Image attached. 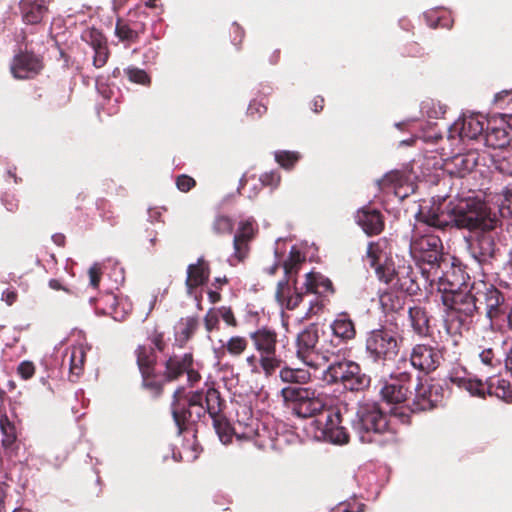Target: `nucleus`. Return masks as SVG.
I'll use <instances>...</instances> for the list:
<instances>
[{
	"instance_id": "nucleus-62",
	"label": "nucleus",
	"mask_w": 512,
	"mask_h": 512,
	"mask_svg": "<svg viewBox=\"0 0 512 512\" xmlns=\"http://www.w3.org/2000/svg\"><path fill=\"white\" fill-rule=\"evenodd\" d=\"M205 326L208 331H212L219 322V313L218 310L214 311L210 309L204 318Z\"/></svg>"
},
{
	"instance_id": "nucleus-6",
	"label": "nucleus",
	"mask_w": 512,
	"mask_h": 512,
	"mask_svg": "<svg viewBox=\"0 0 512 512\" xmlns=\"http://www.w3.org/2000/svg\"><path fill=\"white\" fill-rule=\"evenodd\" d=\"M281 394L286 402L292 403V411L300 418L325 415L324 395L310 388L291 385L283 388Z\"/></svg>"
},
{
	"instance_id": "nucleus-45",
	"label": "nucleus",
	"mask_w": 512,
	"mask_h": 512,
	"mask_svg": "<svg viewBox=\"0 0 512 512\" xmlns=\"http://www.w3.org/2000/svg\"><path fill=\"white\" fill-rule=\"evenodd\" d=\"M83 39L93 48V50L107 45V40L104 34L95 28L86 31L83 34Z\"/></svg>"
},
{
	"instance_id": "nucleus-20",
	"label": "nucleus",
	"mask_w": 512,
	"mask_h": 512,
	"mask_svg": "<svg viewBox=\"0 0 512 512\" xmlns=\"http://www.w3.org/2000/svg\"><path fill=\"white\" fill-rule=\"evenodd\" d=\"M210 265L204 257H199L195 264H190L187 267V278L185 285L189 292L199 286L204 285L210 277Z\"/></svg>"
},
{
	"instance_id": "nucleus-59",
	"label": "nucleus",
	"mask_w": 512,
	"mask_h": 512,
	"mask_svg": "<svg viewBox=\"0 0 512 512\" xmlns=\"http://www.w3.org/2000/svg\"><path fill=\"white\" fill-rule=\"evenodd\" d=\"M267 112V106L260 101L253 100L247 108V114L251 117L262 116Z\"/></svg>"
},
{
	"instance_id": "nucleus-13",
	"label": "nucleus",
	"mask_w": 512,
	"mask_h": 512,
	"mask_svg": "<svg viewBox=\"0 0 512 512\" xmlns=\"http://www.w3.org/2000/svg\"><path fill=\"white\" fill-rule=\"evenodd\" d=\"M44 69L43 57L27 49H19L14 55L10 72L19 80L33 79Z\"/></svg>"
},
{
	"instance_id": "nucleus-12",
	"label": "nucleus",
	"mask_w": 512,
	"mask_h": 512,
	"mask_svg": "<svg viewBox=\"0 0 512 512\" xmlns=\"http://www.w3.org/2000/svg\"><path fill=\"white\" fill-rule=\"evenodd\" d=\"M343 416L339 410L327 409L325 415L317 417L315 424L324 440L337 445L347 444L350 435L343 426Z\"/></svg>"
},
{
	"instance_id": "nucleus-52",
	"label": "nucleus",
	"mask_w": 512,
	"mask_h": 512,
	"mask_svg": "<svg viewBox=\"0 0 512 512\" xmlns=\"http://www.w3.org/2000/svg\"><path fill=\"white\" fill-rule=\"evenodd\" d=\"M109 55H110V52H109L107 45L102 46L98 49H95L94 57H93V65L96 68L103 67L107 63Z\"/></svg>"
},
{
	"instance_id": "nucleus-44",
	"label": "nucleus",
	"mask_w": 512,
	"mask_h": 512,
	"mask_svg": "<svg viewBox=\"0 0 512 512\" xmlns=\"http://www.w3.org/2000/svg\"><path fill=\"white\" fill-rule=\"evenodd\" d=\"M403 183V175L399 171H392L384 175L378 180V185L381 190L388 188H397Z\"/></svg>"
},
{
	"instance_id": "nucleus-19",
	"label": "nucleus",
	"mask_w": 512,
	"mask_h": 512,
	"mask_svg": "<svg viewBox=\"0 0 512 512\" xmlns=\"http://www.w3.org/2000/svg\"><path fill=\"white\" fill-rule=\"evenodd\" d=\"M50 0H21L19 8L26 24L40 23L48 12Z\"/></svg>"
},
{
	"instance_id": "nucleus-51",
	"label": "nucleus",
	"mask_w": 512,
	"mask_h": 512,
	"mask_svg": "<svg viewBox=\"0 0 512 512\" xmlns=\"http://www.w3.org/2000/svg\"><path fill=\"white\" fill-rule=\"evenodd\" d=\"M502 217L512 218V189L507 188L504 192V200L499 208Z\"/></svg>"
},
{
	"instance_id": "nucleus-3",
	"label": "nucleus",
	"mask_w": 512,
	"mask_h": 512,
	"mask_svg": "<svg viewBox=\"0 0 512 512\" xmlns=\"http://www.w3.org/2000/svg\"><path fill=\"white\" fill-rule=\"evenodd\" d=\"M351 425L362 443L385 446L395 441L394 433L389 430L388 416L377 403L360 404Z\"/></svg>"
},
{
	"instance_id": "nucleus-30",
	"label": "nucleus",
	"mask_w": 512,
	"mask_h": 512,
	"mask_svg": "<svg viewBox=\"0 0 512 512\" xmlns=\"http://www.w3.org/2000/svg\"><path fill=\"white\" fill-rule=\"evenodd\" d=\"M484 131V121L477 117H467L462 121L459 136L462 140H474L482 136Z\"/></svg>"
},
{
	"instance_id": "nucleus-58",
	"label": "nucleus",
	"mask_w": 512,
	"mask_h": 512,
	"mask_svg": "<svg viewBox=\"0 0 512 512\" xmlns=\"http://www.w3.org/2000/svg\"><path fill=\"white\" fill-rule=\"evenodd\" d=\"M17 371L23 379L27 380L33 377L35 365L31 361H23L19 364Z\"/></svg>"
},
{
	"instance_id": "nucleus-34",
	"label": "nucleus",
	"mask_w": 512,
	"mask_h": 512,
	"mask_svg": "<svg viewBox=\"0 0 512 512\" xmlns=\"http://www.w3.org/2000/svg\"><path fill=\"white\" fill-rule=\"evenodd\" d=\"M332 330L335 336L344 340L354 338L356 331L353 321L347 314H340L332 324Z\"/></svg>"
},
{
	"instance_id": "nucleus-49",
	"label": "nucleus",
	"mask_w": 512,
	"mask_h": 512,
	"mask_svg": "<svg viewBox=\"0 0 512 512\" xmlns=\"http://www.w3.org/2000/svg\"><path fill=\"white\" fill-rule=\"evenodd\" d=\"M452 272H445L441 276H439V285L440 290L444 292L445 285H448L450 282H461V287L464 285L465 289L467 288V285L464 282V276L461 273L460 276H457L455 273V269L451 268Z\"/></svg>"
},
{
	"instance_id": "nucleus-41",
	"label": "nucleus",
	"mask_w": 512,
	"mask_h": 512,
	"mask_svg": "<svg viewBox=\"0 0 512 512\" xmlns=\"http://www.w3.org/2000/svg\"><path fill=\"white\" fill-rule=\"evenodd\" d=\"M155 363L156 354H138L137 364L145 379L153 375Z\"/></svg>"
},
{
	"instance_id": "nucleus-2",
	"label": "nucleus",
	"mask_w": 512,
	"mask_h": 512,
	"mask_svg": "<svg viewBox=\"0 0 512 512\" xmlns=\"http://www.w3.org/2000/svg\"><path fill=\"white\" fill-rule=\"evenodd\" d=\"M418 220L441 230L450 225L469 230H493L497 225V220L490 217L485 202L478 198H463L456 203L450 202L447 212H439L438 209H430L427 212L421 210Z\"/></svg>"
},
{
	"instance_id": "nucleus-21",
	"label": "nucleus",
	"mask_w": 512,
	"mask_h": 512,
	"mask_svg": "<svg viewBox=\"0 0 512 512\" xmlns=\"http://www.w3.org/2000/svg\"><path fill=\"white\" fill-rule=\"evenodd\" d=\"M254 222L246 220L240 223L237 233L234 236V250L235 256L238 260H243L249 252V242L255 236Z\"/></svg>"
},
{
	"instance_id": "nucleus-29",
	"label": "nucleus",
	"mask_w": 512,
	"mask_h": 512,
	"mask_svg": "<svg viewBox=\"0 0 512 512\" xmlns=\"http://www.w3.org/2000/svg\"><path fill=\"white\" fill-rule=\"evenodd\" d=\"M441 359L442 354H410L411 365L425 374L435 371Z\"/></svg>"
},
{
	"instance_id": "nucleus-32",
	"label": "nucleus",
	"mask_w": 512,
	"mask_h": 512,
	"mask_svg": "<svg viewBox=\"0 0 512 512\" xmlns=\"http://www.w3.org/2000/svg\"><path fill=\"white\" fill-rule=\"evenodd\" d=\"M377 278L395 288L398 279L399 265L396 267L392 259L386 258L383 263L374 268Z\"/></svg>"
},
{
	"instance_id": "nucleus-61",
	"label": "nucleus",
	"mask_w": 512,
	"mask_h": 512,
	"mask_svg": "<svg viewBox=\"0 0 512 512\" xmlns=\"http://www.w3.org/2000/svg\"><path fill=\"white\" fill-rule=\"evenodd\" d=\"M503 318H499V323L494 327L500 330H504L506 327L512 331V308H509L508 305L505 307V313Z\"/></svg>"
},
{
	"instance_id": "nucleus-1",
	"label": "nucleus",
	"mask_w": 512,
	"mask_h": 512,
	"mask_svg": "<svg viewBox=\"0 0 512 512\" xmlns=\"http://www.w3.org/2000/svg\"><path fill=\"white\" fill-rule=\"evenodd\" d=\"M225 400L214 387L204 390L188 392L185 387H178L173 393L171 412L177 426L178 435H181L197 424L206 414L213 420L214 429L223 444H229L235 436L241 440H256L259 437L258 422L250 419L249 423L231 426L223 415Z\"/></svg>"
},
{
	"instance_id": "nucleus-18",
	"label": "nucleus",
	"mask_w": 512,
	"mask_h": 512,
	"mask_svg": "<svg viewBox=\"0 0 512 512\" xmlns=\"http://www.w3.org/2000/svg\"><path fill=\"white\" fill-rule=\"evenodd\" d=\"M146 31V24L140 20L117 19L115 26V35L120 41L127 44L138 42L140 36Z\"/></svg>"
},
{
	"instance_id": "nucleus-53",
	"label": "nucleus",
	"mask_w": 512,
	"mask_h": 512,
	"mask_svg": "<svg viewBox=\"0 0 512 512\" xmlns=\"http://www.w3.org/2000/svg\"><path fill=\"white\" fill-rule=\"evenodd\" d=\"M176 187L181 191V192H189L192 188H194L196 186V181L194 180V178H192L191 176L189 175H186V174H181L179 176L176 177Z\"/></svg>"
},
{
	"instance_id": "nucleus-57",
	"label": "nucleus",
	"mask_w": 512,
	"mask_h": 512,
	"mask_svg": "<svg viewBox=\"0 0 512 512\" xmlns=\"http://www.w3.org/2000/svg\"><path fill=\"white\" fill-rule=\"evenodd\" d=\"M232 43L240 49L243 39L245 37L244 29L237 23H233L231 26Z\"/></svg>"
},
{
	"instance_id": "nucleus-48",
	"label": "nucleus",
	"mask_w": 512,
	"mask_h": 512,
	"mask_svg": "<svg viewBox=\"0 0 512 512\" xmlns=\"http://www.w3.org/2000/svg\"><path fill=\"white\" fill-rule=\"evenodd\" d=\"M496 167L502 174L512 176V149L502 153L496 161Z\"/></svg>"
},
{
	"instance_id": "nucleus-22",
	"label": "nucleus",
	"mask_w": 512,
	"mask_h": 512,
	"mask_svg": "<svg viewBox=\"0 0 512 512\" xmlns=\"http://www.w3.org/2000/svg\"><path fill=\"white\" fill-rule=\"evenodd\" d=\"M417 272L410 264H399L398 279L395 282V289L405 292L410 296H415L421 291L418 283Z\"/></svg>"
},
{
	"instance_id": "nucleus-42",
	"label": "nucleus",
	"mask_w": 512,
	"mask_h": 512,
	"mask_svg": "<svg viewBox=\"0 0 512 512\" xmlns=\"http://www.w3.org/2000/svg\"><path fill=\"white\" fill-rule=\"evenodd\" d=\"M300 154L298 152L293 151H277L275 153V160L277 163L285 168L291 169L294 165L299 161Z\"/></svg>"
},
{
	"instance_id": "nucleus-43",
	"label": "nucleus",
	"mask_w": 512,
	"mask_h": 512,
	"mask_svg": "<svg viewBox=\"0 0 512 512\" xmlns=\"http://www.w3.org/2000/svg\"><path fill=\"white\" fill-rule=\"evenodd\" d=\"M234 223L228 216H217L212 224V229L217 235L231 234Z\"/></svg>"
},
{
	"instance_id": "nucleus-64",
	"label": "nucleus",
	"mask_w": 512,
	"mask_h": 512,
	"mask_svg": "<svg viewBox=\"0 0 512 512\" xmlns=\"http://www.w3.org/2000/svg\"><path fill=\"white\" fill-rule=\"evenodd\" d=\"M18 298V294L16 290L7 289L2 293V300L6 302L7 305H13Z\"/></svg>"
},
{
	"instance_id": "nucleus-60",
	"label": "nucleus",
	"mask_w": 512,
	"mask_h": 512,
	"mask_svg": "<svg viewBox=\"0 0 512 512\" xmlns=\"http://www.w3.org/2000/svg\"><path fill=\"white\" fill-rule=\"evenodd\" d=\"M247 347V341L243 337H233L228 342L229 352H243Z\"/></svg>"
},
{
	"instance_id": "nucleus-9",
	"label": "nucleus",
	"mask_w": 512,
	"mask_h": 512,
	"mask_svg": "<svg viewBox=\"0 0 512 512\" xmlns=\"http://www.w3.org/2000/svg\"><path fill=\"white\" fill-rule=\"evenodd\" d=\"M451 382L464 389L472 396L485 398L495 396L505 402L512 403V386L508 380L498 376H490L485 382L478 379L452 377Z\"/></svg>"
},
{
	"instance_id": "nucleus-17",
	"label": "nucleus",
	"mask_w": 512,
	"mask_h": 512,
	"mask_svg": "<svg viewBox=\"0 0 512 512\" xmlns=\"http://www.w3.org/2000/svg\"><path fill=\"white\" fill-rule=\"evenodd\" d=\"M356 223L367 236L379 235L385 228L383 214L370 207H363L356 212Z\"/></svg>"
},
{
	"instance_id": "nucleus-24",
	"label": "nucleus",
	"mask_w": 512,
	"mask_h": 512,
	"mask_svg": "<svg viewBox=\"0 0 512 512\" xmlns=\"http://www.w3.org/2000/svg\"><path fill=\"white\" fill-rule=\"evenodd\" d=\"M304 287L305 293L323 294L334 292L331 280L317 272L306 274Z\"/></svg>"
},
{
	"instance_id": "nucleus-25",
	"label": "nucleus",
	"mask_w": 512,
	"mask_h": 512,
	"mask_svg": "<svg viewBox=\"0 0 512 512\" xmlns=\"http://www.w3.org/2000/svg\"><path fill=\"white\" fill-rule=\"evenodd\" d=\"M408 317L411 327L418 335H428L430 319L424 307L418 305L410 307L408 309Z\"/></svg>"
},
{
	"instance_id": "nucleus-35",
	"label": "nucleus",
	"mask_w": 512,
	"mask_h": 512,
	"mask_svg": "<svg viewBox=\"0 0 512 512\" xmlns=\"http://www.w3.org/2000/svg\"><path fill=\"white\" fill-rule=\"evenodd\" d=\"M198 327V321L194 317L181 319L175 333V340L178 348H183L184 344L190 339Z\"/></svg>"
},
{
	"instance_id": "nucleus-63",
	"label": "nucleus",
	"mask_w": 512,
	"mask_h": 512,
	"mask_svg": "<svg viewBox=\"0 0 512 512\" xmlns=\"http://www.w3.org/2000/svg\"><path fill=\"white\" fill-rule=\"evenodd\" d=\"M150 341L157 350L163 351L165 349V341L162 333L154 332L150 337Z\"/></svg>"
},
{
	"instance_id": "nucleus-16",
	"label": "nucleus",
	"mask_w": 512,
	"mask_h": 512,
	"mask_svg": "<svg viewBox=\"0 0 512 512\" xmlns=\"http://www.w3.org/2000/svg\"><path fill=\"white\" fill-rule=\"evenodd\" d=\"M403 338L388 329H378L370 333L366 341L367 352H392L402 347Z\"/></svg>"
},
{
	"instance_id": "nucleus-47",
	"label": "nucleus",
	"mask_w": 512,
	"mask_h": 512,
	"mask_svg": "<svg viewBox=\"0 0 512 512\" xmlns=\"http://www.w3.org/2000/svg\"><path fill=\"white\" fill-rule=\"evenodd\" d=\"M280 377L284 382L300 383L304 382L308 375L301 369L283 368L280 371Z\"/></svg>"
},
{
	"instance_id": "nucleus-46",
	"label": "nucleus",
	"mask_w": 512,
	"mask_h": 512,
	"mask_svg": "<svg viewBox=\"0 0 512 512\" xmlns=\"http://www.w3.org/2000/svg\"><path fill=\"white\" fill-rule=\"evenodd\" d=\"M318 341V335L316 331L304 330L298 335L297 342L299 346L298 352L302 349L309 350L313 349Z\"/></svg>"
},
{
	"instance_id": "nucleus-28",
	"label": "nucleus",
	"mask_w": 512,
	"mask_h": 512,
	"mask_svg": "<svg viewBox=\"0 0 512 512\" xmlns=\"http://www.w3.org/2000/svg\"><path fill=\"white\" fill-rule=\"evenodd\" d=\"M258 359L254 354L247 358V362L252 368L253 372H260L262 369L267 375H271L280 366V359L275 357V354H260Z\"/></svg>"
},
{
	"instance_id": "nucleus-56",
	"label": "nucleus",
	"mask_w": 512,
	"mask_h": 512,
	"mask_svg": "<svg viewBox=\"0 0 512 512\" xmlns=\"http://www.w3.org/2000/svg\"><path fill=\"white\" fill-rule=\"evenodd\" d=\"M512 103V90H503L494 96V104L503 109L506 105Z\"/></svg>"
},
{
	"instance_id": "nucleus-23",
	"label": "nucleus",
	"mask_w": 512,
	"mask_h": 512,
	"mask_svg": "<svg viewBox=\"0 0 512 512\" xmlns=\"http://www.w3.org/2000/svg\"><path fill=\"white\" fill-rule=\"evenodd\" d=\"M380 394L387 403L398 404L405 402L411 391L407 381L392 379L391 382H386L383 385Z\"/></svg>"
},
{
	"instance_id": "nucleus-26",
	"label": "nucleus",
	"mask_w": 512,
	"mask_h": 512,
	"mask_svg": "<svg viewBox=\"0 0 512 512\" xmlns=\"http://www.w3.org/2000/svg\"><path fill=\"white\" fill-rule=\"evenodd\" d=\"M484 141L488 147L504 149L510 144V133L504 127L488 126L484 134Z\"/></svg>"
},
{
	"instance_id": "nucleus-11",
	"label": "nucleus",
	"mask_w": 512,
	"mask_h": 512,
	"mask_svg": "<svg viewBox=\"0 0 512 512\" xmlns=\"http://www.w3.org/2000/svg\"><path fill=\"white\" fill-rule=\"evenodd\" d=\"M444 388L431 379L418 378L414 396L408 405L413 413L431 411L440 406L444 400Z\"/></svg>"
},
{
	"instance_id": "nucleus-31",
	"label": "nucleus",
	"mask_w": 512,
	"mask_h": 512,
	"mask_svg": "<svg viewBox=\"0 0 512 512\" xmlns=\"http://www.w3.org/2000/svg\"><path fill=\"white\" fill-rule=\"evenodd\" d=\"M276 338V333L267 329H261L251 334L255 348L260 352H274Z\"/></svg>"
},
{
	"instance_id": "nucleus-33",
	"label": "nucleus",
	"mask_w": 512,
	"mask_h": 512,
	"mask_svg": "<svg viewBox=\"0 0 512 512\" xmlns=\"http://www.w3.org/2000/svg\"><path fill=\"white\" fill-rule=\"evenodd\" d=\"M387 247L388 240L385 237L368 243L366 258L370 267L375 268L381 264V259L386 254Z\"/></svg>"
},
{
	"instance_id": "nucleus-37",
	"label": "nucleus",
	"mask_w": 512,
	"mask_h": 512,
	"mask_svg": "<svg viewBox=\"0 0 512 512\" xmlns=\"http://www.w3.org/2000/svg\"><path fill=\"white\" fill-rule=\"evenodd\" d=\"M71 352H86L92 349L86 334L83 331L75 330L69 336Z\"/></svg>"
},
{
	"instance_id": "nucleus-15",
	"label": "nucleus",
	"mask_w": 512,
	"mask_h": 512,
	"mask_svg": "<svg viewBox=\"0 0 512 512\" xmlns=\"http://www.w3.org/2000/svg\"><path fill=\"white\" fill-rule=\"evenodd\" d=\"M192 363V354H174L170 356L166 361V378L172 381L186 373L189 384L193 386L201 379V376L196 370L191 368Z\"/></svg>"
},
{
	"instance_id": "nucleus-10",
	"label": "nucleus",
	"mask_w": 512,
	"mask_h": 512,
	"mask_svg": "<svg viewBox=\"0 0 512 512\" xmlns=\"http://www.w3.org/2000/svg\"><path fill=\"white\" fill-rule=\"evenodd\" d=\"M475 290L474 300L479 306V314L485 313L486 317L490 320L491 326L494 327L499 323V318L505 315V302L504 294L493 285L486 283L473 284Z\"/></svg>"
},
{
	"instance_id": "nucleus-38",
	"label": "nucleus",
	"mask_w": 512,
	"mask_h": 512,
	"mask_svg": "<svg viewBox=\"0 0 512 512\" xmlns=\"http://www.w3.org/2000/svg\"><path fill=\"white\" fill-rule=\"evenodd\" d=\"M124 74L129 79L130 82L135 84H140L144 86H148L151 83V78L147 74V72L138 67L129 66L124 69Z\"/></svg>"
},
{
	"instance_id": "nucleus-39",
	"label": "nucleus",
	"mask_w": 512,
	"mask_h": 512,
	"mask_svg": "<svg viewBox=\"0 0 512 512\" xmlns=\"http://www.w3.org/2000/svg\"><path fill=\"white\" fill-rule=\"evenodd\" d=\"M86 354H70L69 371L71 381H76L84 371Z\"/></svg>"
},
{
	"instance_id": "nucleus-14",
	"label": "nucleus",
	"mask_w": 512,
	"mask_h": 512,
	"mask_svg": "<svg viewBox=\"0 0 512 512\" xmlns=\"http://www.w3.org/2000/svg\"><path fill=\"white\" fill-rule=\"evenodd\" d=\"M469 242L472 257L482 266H491L497 260L500 249L497 247L492 230L480 229Z\"/></svg>"
},
{
	"instance_id": "nucleus-27",
	"label": "nucleus",
	"mask_w": 512,
	"mask_h": 512,
	"mask_svg": "<svg viewBox=\"0 0 512 512\" xmlns=\"http://www.w3.org/2000/svg\"><path fill=\"white\" fill-rule=\"evenodd\" d=\"M448 165L452 166L451 174L464 177L477 165V157L475 153L458 154L450 160Z\"/></svg>"
},
{
	"instance_id": "nucleus-4",
	"label": "nucleus",
	"mask_w": 512,
	"mask_h": 512,
	"mask_svg": "<svg viewBox=\"0 0 512 512\" xmlns=\"http://www.w3.org/2000/svg\"><path fill=\"white\" fill-rule=\"evenodd\" d=\"M297 355L314 370L323 369L330 382H340L350 391H359L369 386V377L361 372V368L356 362L342 360L327 365L328 358L325 354Z\"/></svg>"
},
{
	"instance_id": "nucleus-55",
	"label": "nucleus",
	"mask_w": 512,
	"mask_h": 512,
	"mask_svg": "<svg viewBox=\"0 0 512 512\" xmlns=\"http://www.w3.org/2000/svg\"><path fill=\"white\" fill-rule=\"evenodd\" d=\"M219 316L223 319V321L232 327H236L238 325V322L234 316V313L231 309V307L222 306L218 308Z\"/></svg>"
},
{
	"instance_id": "nucleus-54",
	"label": "nucleus",
	"mask_w": 512,
	"mask_h": 512,
	"mask_svg": "<svg viewBox=\"0 0 512 512\" xmlns=\"http://www.w3.org/2000/svg\"><path fill=\"white\" fill-rule=\"evenodd\" d=\"M88 275L90 285L95 289L98 288L102 276L100 265L98 263L93 264L88 270Z\"/></svg>"
},
{
	"instance_id": "nucleus-8",
	"label": "nucleus",
	"mask_w": 512,
	"mask_h": 512,
	"mask_svg": "<svg viewBox=\"0 0 512 512\" xmlns=\"http://www.w3.org/2000/svg\"><path fill=\"white\" fill-rule=\"evenodd\" d=\"M444 302L449 307V316L457 318L460 324L467 322L475 312L479 313V306L474 300V285L469 290L461 289V282H450L444 288Z\"/></svg>"
},
{
	"instance_id": "nucleus-40",
	"label": "nucleus",
	"mask_w": 512,
	"mask_h": 512,
	"mask_svg": "<svg viewBox=\"0 0 512 512\" xmlns=\"http://www.w3.org/2000/svg\"><path fill=\"white\" fill-rule=\"evenodd\" d=\"M0 429L3 433L2 446L10 448L16 441L15 426L8 420L7 417L0 419Z\"/></svg>"
},
{
	"instance_id": "nucleus-50",
	"label": "nucleus",
	"mask_w": 512,
	"mask_h": 512,
	"mask_svg": "<svg viewBox=\"0 0 512 512\" xmlns=\"http://www.w3.org/2000/svg\"><path fill=\"white\" fill-rule=\"evenodd\" d=\"M259 180L262 186L274 189L280 184L281 176L278 171H270L263 173Z\"/></svg>"
},
{
	"instance_id": "nucleus-7",
	"label": "nucleus",
	"mask_w": 512,
	"mask_h": 512,
	"mask_svg": "<svg viewBox=\"0 0 512 512\" xmlns=\"http://www.w3.org/2000/svg\"><path fill=\"white\" fill-rule=\"evenodd\" d=\"M409 250L416 263L427 264L436 271L441 268L444 253L443 243L439 236L414 231L410 239Z\"/></svg>"
},
{
	"instance_id": "nucleus-5",
	"label": "nucleus",
	"mask_w": 512,
	"mask_h": 512,
	"mask_svg": "<svg viewBox=\"0 0 512 512\" xmlns=\"http://www.w3.org/2000/svg\"><path fill=\"white\" fill-rule=\"evenodd\" d=\"M305 257L293 246L283 263L285 279L279 281L275 293L277 301L288 310H294L303 300V292L296 287L298 274Z\"/></svg>"
},
{
	"instance_id": "nucleus-36",
	"label": "nucleus",
	"mask_w": 512,
	"mask_h": 512,
	"mask_svg": "<svg viewBox=\"0 0 512 512\" xmlns=\"http://www.w3.org/2000/svg\"><path fill=\"white\" fill-rule=\"evenodd\" d=\"M380 303L386 313L398 312L404 308V297L385 292L380 296Z\"/></svg>"
}]
</instances>
